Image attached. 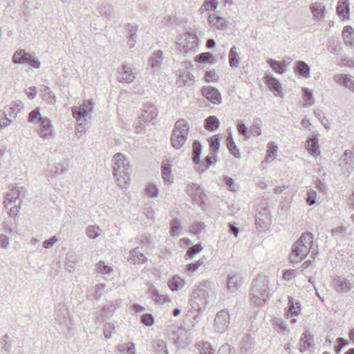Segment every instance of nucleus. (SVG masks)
I'll use <instances>...</instances> for the list:
<instances>
[{
    "label": "nucleus",
    "mask_w": 354,
    "mask_h": 354,
    "mask_svg": "<svg viewBox=\"0 0 354 354\" xmlns=\"http://www.w3.org/2000/svg\"><path fill=\"white\" fill-rule=\"evenodd\" d=\"M269 279L265 274H259L254 279L251 287L250 300L258 306H263L270 297L268 288Z\"/></svg>",
    "instance_id": "nucleus-1"
},
{
    "label": "nucleus",
    "mask_w": 354,
    "mask_h": 354,
    "mask_svg": "<svg viewBox=\"0 0 354 354\" xmlns=\"http://www.w3.org/2000/svg\"><path fill=\"white\" fill-rule=\"evenodd\" d=\"M313 236L311 233H304L299 240L292 246L290 254V261L292 264H297L303 260L310 252Z\"/></svg>",
    "instance_id": "nucleus-2"
},
{
    "label": "nucleus",
    "mask_w": 354,
    "mask_h": 354,
    "mask_svg": "<svg viewBox=\"0 0 354 354\" xmlns=\"http://www.w3.org/2000/svg\"><path fill=\"white\" fill-rule=\"evenodd\" d=\"M112 162L113 164V175L118 181V185L124 189L130 180L129 162L121 153L115 154Z\"/></svg>",
    "instance_id": "nucleus-3"
},
{
    "label": "nucleus",
    "mask_w": 354,
    "mask_h": 354,
    "mask_svg": "<svg viewBox=\"0 0 354 354\" xmlns=\"http://www.w3.org/2000/svg\"><path fill=\"white\" fill-rule=\"evenodd\" d=\"M189 129L188 122L185 119L176 122L170 138L174 149H179L183 147L187 139Z\"/></svg>",
    "instance_id": "nucleus-4"
},
{
    "label": "nucleus",
    "mask_w": 354,
    "mask_h": 354,
    "mask_svg": "<svg viewBox=\"0 0 354 354\" xmlns=\"http://www.w3.org/2000/svg\"><path fill=\"white\" fill-rule=\"evenodd\" d=\"M23 187H17L12 188L6 194V199L4 200V206L8 209L9 217L14 218L19 212V208L21 203L19 197L22 192Z\"/></svg>",
    "instance_id": "nucleus-5"
},
{
    "label": "nucleus",
    "mask_w": 354,
    "mask_h": 354,
    "mask_svg": "<svg viewBox=\"0 0 354 354\" xmlns=\"http://www.w3.org/2000/svg\"><path fill=\"white\" fill-rule=\"evenodd\" d=\"M15 64H28L35 68H40V62L31 53H26L24 49H18L12 56Z\"/></svg>",
    "instance_id": "nucleus-6"
},
{
    "label": "nucleus",
    "mask_w": 354,
    "mask_h": 354,
    "mask_svg": "<svg viewBox=\"0 0 354 354\" xmlns=\"http://www.w3.org/2000/svg\"><path fill=\"white\" fill-rule=\"evenodd\" d=\"M37 132L44 140H52L55 137V131L51 121L46 118L37 126Z\"/></svg>",
    "instance_id": "nucleus-7"
},
{
    "label": "nucleus",
    "mask_w": 354,
    "mask_h": 354,
    "mask_svg": "<svg viewBox=\"0 0 354 354\" xmlns=\"http://www.w3.org/2000/svg\"><path fill=\"white\" fill-rule=\"evenodd\" d=\"M332 287L338 293L347 292L354 288V283L348 278L336 276L333 280Z\"/></svg>",
    "instance_id": "nucleus-8"
},
{
    "label": "nucleus",
    "mask_w": 354,
    "mask_h": 354,
    "mask_svg": "<svg viewBox=\"0 0 354 354\" xmlns=\"http://www.w3.org/2000/svg\"><path fill=\"white\" fill-rule=\"evenodd\" d=\"M93 108L92 102L85 101L80 106H74L72 109L73 115L79 122V127H81L82 121H86L84 118L87 115L88 111H92Z\"/></svg>",
    "instance_id": "nucleus-9"
},
{
    "label": "nucleus",
    "mask_w": 354,
    "mask_h": 354,
    "mask_svg": "<svg viewBox=\"0 0 354 354\" xmlns=\"http://www.w3.org/2000/svg\"><path fill=\"white\" fill-rule=\"evenodd\" d=\"M230 324V315L227 310L219 311L214 319V328L218 333L225 332Z\"/></svg>",
    "instance_id": "nucleus-10"
},
{
    "label": "nucleus",
    "mask_w": 354,
    "mask_h": 354,
    "mask_svg": "<svg viewBox=\"0 0 354 354\" xmlns=\"http://www.w3.org/2000/svg\"><path fill=\"white\" fill-rule=\"evenodd\" d=\"M178 44L183 46L185 52L194 49L198 45V37L193 32H185L178 39Z\"/></svg>",
    "instance_id": "nucleus-11"
},
{
    "label": "nucleus",
    "mask_w": 354,
    "mask_h": 354,
    "mask_svg": "<svg viewBox=\"0 0 354 354\" xmlns=\"http://www.w3.org/2000/svg\"><path fill=\"white\" fill-rule=\"evenodd\" d=\"M56 320L61 324L68 326L71 324V317L64 304H59L55 310Z\"/></svg>",
    "instance_id": "nucleus-12"
},
{
    "label": "nucleus",
    "mask_w": 354,
    "mask_h": 354,
    "mask_svg": "<svg viewBox=\"0 0 354 354\" xmlns=\"http://www.w3.org/2000/svg\"><path fill=\"white\" fill-rule=\"evenodd\" d=\"M164 59L163 52L158 50L153 53L148 59V64L151 68L153 74H159L160 72V66Z\"/></svg>",
    "instance_id": "nucleus-13"
},
{
    "label": "nucleus",
    "mask_w": 354,
    "mask_h": 354,
    "mask_svg": "<svg viewBox=\"0 0 354 354\" xmlns=\"http://www.w3.org/2000/svg\"><path fill=\"white\" fill-rule=\"evenodd\" d=\"M122 306V300L117 299L111 301L108 304L105 305L100 313V317L98 319H101L102 321H104L106 319L111 317L115 310L120 308Z\"/></svg>",
    "instance_id": "nucleus-14"
},
{
    "label": "nucleus",
    "mask_w": 354,
    "mask_h": 354,
    "mask_svg": "<svg viewBox=\"0 0 354 354\" xmlns=\"http://www.w3.org/2000/svg\"><path fill=\"white\" fill-rule=\"evenodd\" d=\"M158 115V110L155 105L152 103H147L145 104L140 120L144 122H152Z\"/></svg>",
    "instance_id": "nucleus-15"
},
{
    "label": "nucleus",
    "mask_w": 354,
    "mask_h": 354,
    "mask_svg": "<svg viewBox=\"0 0 354 354\" xmlns=\"http://www.w3.org/2000/svg\"><path fill=\"white\" fill-rule=\"evenodd\" d=\"M201 93L207 100L214 104H218L221 102V95L220 92L214 87H203L201 89Z\"/></svg>",
    "instance_id": "nucleus-16"
},
{
    "label": "nucleus",
    "mask_w": 354,
    "mask_h": 354,
    "mask_svg": "<svg viewBox=\"0 0 354 354\" xmlns=\"http://www.w3.org/2000/svg\"><path fill=\"white\" fill-rule=\"evenodd\" d=\"M187 192L196 202H202L205 197L203 189L197 184H189L187 187Z\"/></svg>",
    "instance_id": "nucleus-17"
},
{
    "label": "nucleus",
    "mask_w": 354,
    "mask_h": 354,
    "mask_svg": "<svg viewBox=\"0 0 354 354\" xmlns=\"http://www.w3.org/2000/svg\"><path fill=\"white\" fill-rule=\"evenodd\" d=\"M264 79L270 90L274 93V95L280 96L281 94V84L279 81L270 74L266 75Z\"/></svg>",
    "instance_id": "nucleus-18"
},
{
    "label": "nucleus",
    "mask_w": 354,
    "mask_h": 354,
    "mask_svg": "<svg viewBox=\"0 0 354 354\" xmlns=\"http://www.w3.org/2000/svg\"><path fill=\"white\" fill-rule=\"evenodd\" d=\"M126 30L127 31V39H128V45L130 48H132L135 46L138 35L137 32L138 30V26L133 24H128L125 27Z\"/></svg>",
    "instance_id": "nucleus-19"
},
{
    "label": "nucleus",
    "mask_w": 354,
    "mask_h": 354,
    "mask_svg": "<svg viewBox=\"0 0 354 354\" xmlns=\"http://www.w3.org/2000/svg\"><path fill=\"white\" fill-rule=\"evenodd\" d=\"M118 80L121 82L131 83L135 80V74L132 72L131 68L123 64L120 71H119Z\"/></svg>",
    "instance_id": "nucleus-20"
},
{
    "label": "nucleus",
    "mask_w": 354,
    "mask_h": 354,
    "mask_svg": "<svg viewBox=\"0 0 354 354\" xmlns=\"http://www.w3.org/2000/svg\"><path fill=\"white\" fill-rule=\"evenodd\" d=\"M335 82L344 86L351 91L354 92V77L346 74H337L334 76Z\"/></svg>",
    "instance_id": "nucleus-21"
},
{
    "label": "nucleus",
    "mask_w": 354,
    "mask_h": 354,
    "mask_svg": "<svg viewBox=\"0 0 354 354\" xmlns=\"http://www.w3.org/2000/svg\"><path fill=\"white\" fill-rule=\"evenodd\" d=\"M313 19L315 21H321L324 17L325 6L320 2L313 3L310 6Z\"/></svg>",
    "instance_id": "nucleus-22"
},
{
    "label": "nucleus",
    "mask_w": 354,
    "mask_h": 354,
    "mask_svg": "<svg viewBox=\"0 0 354 354\" xmlns=\"http://www.w3.org/2000/svg\"><path fill=\"white\" fill-rule=\"evenodd\" d=\"M147 257L140 251L138 247L130 252L128 261L132 264H142L146 262Z\"/></svg>",
    "instance_id": "nucleus-23"
},
{
    "label": "nucleus",
    "mask_w": 354,
    "mask_h": 354,
    "mask_svg": "<svg viewBox=\"0 0 354 354\" xmlns=\"http://www.w3.org/2000/svg\"><path fill=\"white\" fill-rule=\"evenodd\" d=\"M313 336L308 332L305 331L300 339L299 346V351L304 353L310 348L313 346Z\"/></svg>",
    "instance_id": "nucleus-24"
},
{
    "label": "nucleus",
    "mask_w": 354,
    "mask_h": 354,
    "mask_svg": "<svg viewBox=\"0 0 354 354\" xmlns=\"http://www.w3.org/2000/svg\"><path fill=\"white\" fill-rule=\"evenodd\" d=\"M306 147L308 151L314 157L319 156L320 151L318 145V138L316 136H313L308 138L306 141Z\"/></svg>",
    "instance_id": "nucleus-25"
},
{
    "label": "nucleus",
    "mask_w": 354,
    "mask_h": 354,
    "mask_svg": "<svg viewBox=\"0 0 354 354\" xmlns=\"http://www.w3.org/2000/svg\"><path fill=\"white\" fill-rule=\"evenodd\" d=\"M254 339L250 335L243 336L240 342L241 354H248L252 352Z\"/></svg>",
    "instance_id": "nucleus-26"
},
{
    "label": "nucleus",
    "mask_w": 354,
    "mask_h": 354,
    "mask_svg": "<svg viewBox=\"0 0 354 354\" xmlns=\"http://www.w3.org/2000/svg\"><path fill=\"white\" fill-rule=\"evenodd\" d=\"M242 283H243L242 279L239 274H233L232 276L227 277V289L230 292H234L241 286Z\"/></svg>",
    "instance_id": "nucleus-27"
},
{
    "label": "nucleus",
    "mask_w": 354,
    "mask_h": 354,
    "mask_svg": "<svg viewBox=\"0 0 354 354\" xmlns=\"http://www.w3.org/2000/svg\"><path fill=\"white\" fill-rule=\"evenodd\" d=\"M118 354H136V346L133 342L120 344L115 346Z\"/></svg>",
    "instance_id": "nucleus-28"
},
{
    "label": "nucleus",
    "mask_w": 354,
    "mask_h": 354,
    "mask_svg": "<svg viewBox=\"0 0 354 354\" xmlns=\"http://www.w3.org/2000/svg\"><path fill=\"white\" fill-rule=\"evenodd\" d=\"M295 70L304 78H308L310 77V67L304 61L297 62Z\"/></svg>",
    "instance_id": "nucleus-29"
},
{
    "label": "nucleus",
    "mask_w": 354,
    "mask_h": 354,
    "mask_svg": "<svg viewBox=\"0 0 354 354\" xmlns=\"http://www.w3.org/2000/svg\"><path fill=\"white\" fill-rule=\"evenodd\" d=\"M339 166L342 174L348 176L353 169V160L342 157L339 160Z\"/></svg>",
    "instance_id": "nucleus-30"
},
{
    "label": "nucleus",
    "mask_w": 354,
    "mask_h": 354,
    "mask_svg": "<svg viewBox=\"0 0 354 354\" xmlns=\"http://www.w3.org/2000/svg\"><path fill=\"white\" fill-rule=\"evenodd\" d=\"M208 20L212 25L218 29L224 30L227 27V22L223 17L215 15H209Z\"/></svg>",
    "instance_id": "nucleus-31"
},
{
    "label": "nucleus",
    "mask_w": 354,
    "mask_h": 354,
    "mask_svg": "<svg viewBox=\"0 0 354 354\" xmlns=\"http://www.w3.org/2000/svg\"><path fill=\"white\" fill-rule=\"evenodd\" d=\"M342 35L347 46H354V41L353 38L354 35V30L351 26H346L344 28Z\"/></svg>",
    "instance_id": "nucleus-32"
},
{
    "label": "nucleus",
    "mask_w": 354,
    "mask_h": 354,
    "mask_svg": "<svg viewBox=\"0 0 354 354\" xmlns=\"http://www.w3.org/2000/svg\"><path fill=\"white\" fill-rule=\"evenodd\" d=\"M337 13L339 16L348 18L349 14V6L348 0H339L337 6Z\"/></svg>",
    "instance_id": "nucleus-33"
},
{
    "label": "nucleus",
    "mask_w": 354,
    "mask_h": 354,
    "mask_svg": "<svg viewBox=\"0 0 354 354\" xmlns=\"http://www.w3.org/2000/svg\"><path fill=\"white\" fill-rule=\"evenodd\" d=\"M219 120L214 115L209 116L205 120V127L208 131H216L219 128Z\"/></svg>",
    "instance_id": "nucleus-34"
},
{
    "label": "nucleus",
    "mask_w": 354,
    "mask_h": 354,
    "mask_svg": "<svg viewBox=\"0 0 354 354\" xmlns=\"http://www.w3.org/2000/svg\"><path fill=\"white\" fill-rule=\"evenodd\" d=\"M240 62L239 53L236 52V47L233 46L229 53V64L232 68H237Z\"/></svg>",
    "instance_id": "nucleus-35"
},
{
    "label": "nucleus",
    "mask_w": 354,
    "mask_h": 354,
    "mask_svg": "<svg viewBox=\"0 0 354 354\" xmlns=\"http://www.w3.org/2000/svg\"><path fill=\"white\" fill-rule=\"evenodd\" d=\"M192 161L194 164H198L201 154L202 146L199 141L195 140L192 144Z\"/></svg>",
    "instance_id": "nucleus-36"
},
{
    "label": "nucleus",
    "mask_w": 354,
    "mask_h": 354,
    "mask_svg": "<svg viewBox=\"0 0 354 354\" xmlns=\"http://www.w3.org/2000/svg\"><path fill=\"white\" fill-rule=\"evenodd\" d=\"M98 12L102 16H104L106 18L110 19L114 17V10L113 8L108 4H102L98 8Z\"/></svg>",
    "instance_id": "nucleus-37"
},
{
    "label": "nucleus",
    "mask_w": 354,
    "mask_h": 354,
    "mask_svg": "<svg viewBox=\"0 0 354 354\" xmlns=\"http://www.w3.org/2000/svg\"><path fill=\"white\" fill-rule=\"evenodd\" d=\"M288 308L289 313L294 316H297L299 314L301 307L299 302H295V299L292 297L289 296L288 298Z\"/></svg>",
    "instance_id": "nucleus-38"
},
{
    "label": "nucleus",
    "mask_w": 354,
    "mask_h": 354,
    "mask_svg": "<svg viewBox=\"0 0 354 354\" xmlns=\"http://www.w3.org/2000/svg\"><path fill=\"white\" fill-rule=\"evenodd\" d=\"M267 62L274 72L279 74L285 73L286 68L283 62H278L272 59H268Z\"/></svg>",
    "instance_id": "nucleus-39"
},
{
    "label": "nucleus",
    "mask_w": 354,
    "mask_h": 354,
    "mask_svg": "<svg viewBox=\"0 0 354 354\" xmlns=\"http://www.w3.org/2000/svg\"><path fill=\"white\" fill-rule=\"evenodd\" d=\"M46 117H42L39 109H36L30 112L28 115V122L39 124Z\"/></svg>",
    "instance_id": "nucleus-40"
},
{
    "label": "nucleus",
    "mask_w": 354,
    "mask_h": 354,
    "mask_svg": "<svg viewBox=\"0 0 354 354\" xmlns=\"http://www.w3.org/2000/svg\"><path fill=\"white\" fill-rule=\"evenodd\" d=\"M162 176L166 183L170 184L173 182L170 165L164 164L162 166Z\"/></svg>",
    "instance_id": "nucleus-41"
},
{
    "label": "nucleus",
    "mask_w": 354,
    "mask_h": 354,
    "mask_svg": "<svg viewBox=\"0 0 354 354\" xmlns=\"http://www.w3.org/2000/svg\"><path fill=\"white\" fill-rule=\"evenodd\" d=\"M196 345L200 354H215V350L207 342L198 343Z\"/></svg>",
    "instance_id": "nucleus-42"
},
{
    "label": "nucleus",
    "mask_w": 354,
    "mask_h": 354,
    "mask_svg": "<svg viewBox=\"0 0 354 354\" xmlns=\"http://www.w3.org/2000/svg\"><path fill=\"white\" fill-rule=\"evenodd\" d=\"M102 232V229L97 225H88L86 230V235L91 239L97 238Z\"/></svg>",
    "instance_id": "nucleus-43"
},
{
    "label": "nucleus",
    "mask_w": 354,
    "mask_h": 354,
    "mask_svg": "<svg viewBox=\"0 0 354 354\" xmlns=\"http://www.w3.org/2000/svg\"><path fill=\"white\" fill-rule=\"evenodd\" d=\"M217 6V0H205L202 4L199 10L201 13H203L205 11L214 10L216 9Z\"/></svg>",
    "instance_id": "nucleus-44"
},
{
    "label": "nucleus",
    "mask_w": 354,
    "mask_h": 354,
    "mask_svg": "<svg viewBox=\"0 0 354 354\" xmlns=\"http://www.w3.org/2000/svg\"><path fill=\"white\" fill-rule=\"evenodd\" d=\"M227 146L230 152L236 158H239V152L236 149L235 142H234L232 136L229 134L227 137Z\"/></svg>",
    "instance_id": "nucleus-45"
},
{
    "label": "nucleus",
    "mask_w": 354,
    "mask_h": 354,
    "mask_svg": "<svg viewBox=\"0 0 354 354\" xmlns=\"http://www.w3.org/2000/svg\"><path fill=\"white\" fill-rule=\"evenodd\" d=\"M203 250V246L201 243L190 247L186 252L185 259H192L194 255L198 254Z\"/></svg>",
    "instance_id": "nucleus-46"
},
{
    "label": "nucleus",
    "mask_w": 354,
    "mask_h": 354,
    "mask_svg": "<svg viewBox=\"0 0 354 354\" xmlns=\"http://www.w3.org/2000/svg\"><path fill=\"white\" fill-rule=\"evenodd\" d=\"M221 139V137L218 134L214 135L208 139L211 150L215 152L219 149Z\"/></svg>",
    "instance_id": "nucleus-47"
},
{
    "label": "nucleus",
    "mask_w": 354,
    "mask_h": 354,
    "mask_svg": "<svg viewBox=\"0 0 354 354\" xmlns=\"http://www.w3.org/2000/svg\"><path fill=\"white\" fill-rule=\"evenodd\" d=\"M213 57L214 56L211 53L206 52L196 55L194 60L198 63H206L208 62L212 63V59H213Z\"/></svg>",
    "instance_id": "nucleus-48"
},
{
    "label": "nucleus",
    "mask_w": 354,
    "mask_h": 354,
    "mask_svg": "<svg viewBox=\"0 0 354 354\" xmlns=\"http://www.w3.org/2000/svg\"><path fill=\"white\" fill-rule=\"evenodd\" d=\"M303 97L304 99V106H308L313 104V95L312 91L308 88H303Z\"/></svg>",
    "instance_id": "nucleus-49"
},
{
    "label": "nucleus",
    "mask_w": 354,
    "mask_h": 354,
    "mask_svg": "<svg viewBox=\"0 0 354 354\" xmlns=\"http://www.w3.org/2000/svg\"><path fill=\"white\" fill-rule=\"evenodd\" d=\"M154 348L158 354H168L166 344L162 339H158L154 342Z\"/></svg>",
    "instance_id": "nucleus-50"
},
{
    "label": "nucleus",
    "mask_w": 354,
    "mask_h": 354,
    "mask_svg": "<svg viewBox=\"0 0 354 354\" xmlns=\"http://www.w3.org/2000/svg\"><path fill=\"white\" fill-rule=\"evenodd\" d=\"M268 220V216L260 212L256 215V224L261 229L266 226Z\"/></svg>",
    "instance_id": "nucleus-51"
},
{
    "label": "nucleus",
    "mask_w": 354,
    "mask_h": 354,
    "mask_svg": "<svg viewBox=\"0 0 354 354\" xmlns=\"http://www.w3.org/2000/svg\"><path fill=\"white\" fill-rule=\"evenodd\" d=\"M186 332L181 328L177 327L176 330L171 335V338L174 339L175 343L178 345H181L183 340L181 336L185 335Z\"/></svg>",
    "instance_id": "nucleus-52"
},
{
    "label": "nucleus",
    "mask_w": 354,
    "mask_h": 354,
    "mask_svg": "<svg viewBox=\"0 0 354 354\" xmlns=\"http://www.w3.org/2000/svg\"><path fill=\"white\" fill-rule=\"evenodd\" d=\"M205 228V225L203 222H195L189 226V232L195 235L198 234Z\"/></svg>",
    "instance_id": "nucleus-53"
},
{
    "label": "nucleus",
    "mask_w": 354,
    "mask_h": 354,
    "mask_svg": "<svg viewBox=\"0 0 354 354\" xmlns=\"http://www.w3.org/2000/svg\"><path fill=\"white\" fill-rule=\"evenodd\" d=\"M66 171V169L64 167L62 164H57L55 166V169H51L48 171L47 176H50V177H55L58 175H61L64 174Z\"/></svg>",
    "instance_id": "nucleus-54"
},
{
    "label": "nucleus",
    "mask_w": 354,
    "mask_h": 354,
    "mask_svg": "<svg viewBox=\"0 0 354 354\" xmlns=\"http://www.w3.org/2000/svg\"><path fill=\"white\" fill-rule=\"evenodd\" d=\"M277 151V145H275L274 142L268 143V155L266 158L265 161H268L269 158H271L272 160L276 158Z\"/></svg>",
    "instance_id": "nucleus-55"
},
{
    "label": "nucleus",
    "mask_w": 354,
    "mask_h": 354,
    "mask_svg": "<svg viewBox=\"0 0 354 354\" xmlns=\"http://www.w3.org/2000/svg\"><path fill=\"white\" fill-rule=\"evenodd\" d=\"M170 226L171 236L178 235V231L180 230V222L178 219L171 220Z\"/></svg>",
    "instance_id": "nucleus-56"
},
{
    "label": "nucleus",
    "mask_w": 354,
    "mask_h": 354,
    "mask_svg": "<svg viewBox=\"0 0 354 354\" xmlns=\"http://www.w3.org/2000/svg\"><path fill=\"white\" fill-rule=\"evenodd\" d=\"M204 261H205V258L203 257V258L200 259L199 260H198L197 261H196L194 263H189L186 266V270L187 272H191L196 271L201 266H202L203 264Z\"/></svg>",
    "instance_id": "nucleus-57"
},
{
    "label": "nucleus",
    "mask_w": 354,
    "mask_h": 354,
    "mask_svg": "<svg viewBox=\"0 0 354 354\" xmlns=\"http://www.w3.org/2000/svg\"><path fill=\"white\" fill-rule=\"evenodd\" d=\"M44 100L46 102V103L50 104H53L56 102V97L55 95L49 90L48 88L45 89L44 93Z\"/></svg>",
    "instance_id": "nucleus-58"
},
{
    "label": "nucleus",
    "mask_w": 354,
    "mask_h": 354,
    "mask_svg": "<svg viewBox=\"0 0 354 354\" xmlns=\"http://www.w3.org/2000/svg\"><path fill=\"white\" fill-rule=\"evenodd\" d=\"M115 327L114 324L111 322L105 323L103 328L104 337L106 339H110L111 337V333L115 330Z\"/></svg>",
    "instance_id": "nucleus-59"
},
{
    "label": "nucleus",
    "mask_w": 354,
    "mask_h": 354,
    "mask_svg": "<svg viewBox=\"0 0 354 354\" xmlns=\"http://www.w3.org/2000/svg\"><path fill=\"white\" fill-rule=\"evenodd\" d=\"M180 283V278L178 277H174L168 281V286L172 291H176L178 289Z\"/></svg>",
    "instance_id": "nucleus-60"
},
{
    "label": "nucleus",
    "mask_w": 354,
    "mask_h": 354,
    "mask_svg": "<svg viewBox=\"0 0 354 354\" xmlns=\"http://www.w3.org/2000/svg\"><path fill=\"white\" fill-rule=\"evenodd\" d=\"M250 133L254 136H259L261 133L260 120H256L250 127Z\"/></svg>",
    "instance_id": "nucleus-61"
},
{
    "label": "nucleus",
    "mask_w": 354,
    "mask_h": 354,
    "mask_svg": "<svg viewBox=\"0 0 354 354\" xmlns=\"http://www.w3.org/2000/svg\"><path fill=\"white\" fill-rule=\"evenodd\" d=\"M141 322L147 326H151L154 324V317L151 314H144L141 317Z\"/></svg>",
    "instance_id": "nucleus-62"
},
{
    "label": "nucleus",
    "mask_w": 354,
    "mask_h": 354,
    "mask_svg": "<svg viewBox=\"0 0 354 354\" xmlns=\"http://www.w3.org/2000/svg\"><path fill=\"white\" fill-rule=\"evenodd\" d=\"M204 78L206 82L209 83L217 81L218 76L214 71H206Z\"/></svg>",
    "instance_id": "nucleus-63"
},
{
    "label": "nucleus",
    "mask_w": 354,
    "mask_h": 354,
    "mask_svg": "<svg viewBox=\"0 0 354 354\" xmlns=\"http://www.w3.org/2000/svg\"><path fill=\"white\" fill-rule=\"evenodd\" d=\"M218 354H235L234 348H231L229 344L223 345L218 350Z\"/></svg>",
    "instance_id": "nucleus-64"
}]
</instances>
